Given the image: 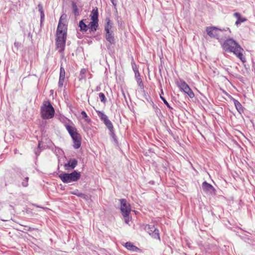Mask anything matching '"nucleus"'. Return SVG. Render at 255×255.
Listing matches in <instances>:
<instances>
[{
	"label": "nucleus",
	"instance_id": "nucleus-38",
	"mask_svg": "<svg viewBox=\"0 0 255 255\" xmlns=\"http://www.w3.org/2000/svg\"><path fill=\"white\" fill-rule=\"evenodd\" d=\"M14 47L16 48V50H18V48L21 46V43L15 41L14 43Z\"/></svg>",
	"mask_w": 255,
	"mask_h": 255
},
{
	"label": "nucleus",
	"instance_id": "nucleus-41",
	"mask_svg": "<svg viewBox=\"0 0 255 255\" xmlns=\"http://www.w3.org/2000/svg\"><path fill=\"white\" fill-rule=\"evenodd\" d=\"M111 2H112L113 5L116 7L117 4V0H110Z\"/></svg>",
	"mask_w": 255,
	"mask_h": 255
},
{
	"label": "nucleus",
	"instance_id": "nucleus-32",
	"mask_svg": "<svg viewBox=\"0 0 255 255\" xmlns=\"http://www.w3.org/2000/svg\"><path fill=\"white\" fill-rule=\"evenodd\" d=\"M99 98L101 101V102L103 103H105L107 101V99L105 96V94L103 93H100L99 94Z\"/></svg>",
	"mask_w": 255,
	"mask_h": 255
},
{
	"label": "nucleus",
	"instance_id": "nucleus-10",
	"mask_svg": "<svg viewBox=\"0 0 255 255\" xmlns=\"http://www.w3.org/2000/svg\"><path fill=\"white\" fill-rule=\"evenodd\" d=\"M180 87V89H182L184 92L187 94L190 98H193L194 97L195 95L193 92L190 89L189 85L184 81L181 82Z\"/></svg>",
	"mask_w": 255,
	"mask_h": 255
},
{
	"label": "nucleus",
	"instance_id": "nucleus-14",
	"mask_svg": "<svg viewBox=\"0 0 255 255\" xmlns=\"http://www.w3.org/2000/svg\"><path fill=\"white\" fill-rule=\"evenodd\" d=\"M89 31L90 33L95 32L98 28V20H92L88 25Z\"/></svg>",
	"mask_w": 255,
	"mask_h": 255
},
{
	"label": "nucleus",
	"instance_id": "nucleus-6",
	"mask_svg": "<svg viewBox=\"0 0 255 255\" xmlns=\"http://www.w3.org/2000/svg\"><path fill=\"white\" fill-rule=\"evenodd\" d=\"M64 35H65V34ZM66 37H65V35L61 36H56V48L58 49V51L60 53H63L64 51L66 45Z\"/></svg>",
	"mask_w": 255,
	"mask_h": 255
},
{
	"label": "nucleus",
	"instance_id": "nucleus-19",
	"mask_svg": "<svg viewBox=\"0 0 255 255\" xmlns=\"http://www.w3.org/2000/svg\"><path fill=\"white\" fill-rule=\"evenodd\" d=\"M125 247L128 250L134 251V252H138L140 250V249L134 246L130 242H127L125 244Z\"/></svg>",
	"mask_w": 255,
	"mask_h": 255
},
{
	"label": "nucleus",
	"instance_id": "nucleus-16",
	"mask_svg": "<svg viewBox=\"0 0 255 255\" xmlns=\"http://www.w3.org/2000/svg\"><path fill=\"white\" fill-rule=\"evenodd\" d=\"M90 17L92 20H99V12L97 7H95L93 9L90 14Z\"/></svg>",
	"mask_w": 255,
	"mask_h": 255
},
{
	"label": "nucleus",
	"instance_id": "nucleus-33",
	"mask_svg": "<svg viewBox=\"0 0 255 255\" xmlns=\"http://www.w3.org/2000/svg\"><path fill=\"white\" fill-rule=\"evenodd\" d=\"M72 6H73V11L74 14L77 16L79 15V10L77 7V5H76V4L75 3H73Z\"/></svg>",
	"mask_w": 255,
	"mask_h": 255
},
{
	"label": "nucleus",
	"instance_id": "nucleus-42",
	"mask_svg": "<svg viewBox=\"0 0 255 255\" xmlns=\"http://www.w3.org/2000/svg\"><path fill=\"white\" fill-rule=\"evenodd\" d=\"M234 16H236L237 19L238 18V17H241V14L239 12H235L234 14Z\"/></svg>",
	"mask_w": 255,
	"mask_h": 255
},
{
	"label": "nucleus",
	"instance_id": "nucleus-49",
	"mask_svg": "<svg viewBox=\"0 0 255 255\" xmlns=\"http://www.w3.org/2000/svg\"><path fill=\"white\" fill-rule=\"evenodd\" d=\"M158 111H160V110L157 108L156 112H158Z\"/></svg>",
	"mask_w": 255,
	"mask_h": 255
},
{
	"label": "nucleus",
	"instance_id": "nucleus-34",
	"mask_svg": "<svg viewBox=\"0 0 255 255\" xmlns=\"http://www.w3.org/2000/svg\"><path fill=\"white\" fill-rule=\"evenodd\" d=\"M28 180H29L28 177L26 176V177H25L24 178L23 181L21 183V185H22V186L23 187H26L28 186Z\"/></svg>",
	"mask_w": 255,
	"mask_h": 255
},
{
	"label": "nucleus",
	"instance_id": "nucleus-27",
	"mask_svg": "<svg viewBox=\"0 0 255 255\" xmlns=\"http://www.w3.org/2000/svg\"><path fill=\"white\" fill-rule=\"evenodd\" d=\"M247 20V18L241 16V17H238V19L235 22L236 25H238L242 22H245Z\"/></svg>",
	"mask_w": 255,
	"mask_h": 255
},
{
	"label": "nucleus",
	"instance_id": "nucleus-25",
	"mask_svg": "<svg viewBox=\"0 0 255 255\" xmlns=\"http://www.w3.org/2000/svg\"><path fill=\"white\" fill-rule=\"evenodd\" d=\"M71 194H72L73 195H76L78 197L82 198L83 199H86V197H87V195H86L85 194H83L82 193L79 192V191H78V190L77 189H76L74 191L71 192Z\"/></svg>",
	"mask_w": 255,
	"mask_h": 255
},
{
	"label": "nucleus",
	"instance_id": "nucleus-5",
	"mask_svg": "<svg viewBox=\"0 0 255 255\" xmlns=\"http://www.w3.org/2000/svg\"><path fill=\"white\" fill-rule=\"evenodd\" d=\"M226 31L225 29H221L215 26L207 27L206 28V32L207 34L211 38L219 39L220 37V32Z\"/></svg>",
	"mask_w": 255,
	"mask_h": 255
},
{
	"label": "nucleus",
	"instance_id": "nucleus-50",
	"mask_svg": "<svg viewBox=\"0 0 255 255\" xmlns=\"http://www.w3.org/2000/svg\"><path fill=\"white\" fill-rule=\"evenodd\" d=\"M118 24H119V22H120L119 20H118Z\"/></svg>",
	"mask_w": 255,
	"mask_h": 255
},
{
	"label": "nucleus",
	"instance_id": "nucleus-15",
	"mask_svg": "<svg viewBox=\"0 0 255 255\" xmlns=\"http://www.w3.org/2000/svg\"><path fill=\"white\" fill-rule=\"evenodd\" d=\"M105 21L106 22L105 25V32L113 31L112 30V28L113 25V22L110 20V19L109 17L106 18Z\"/></svg>",
	"mask_w": 255,
	"mask_h": 255
},
{
	"label": "nucleus",
	"instance_id": "nucleus-48",
	"mask_svg": "<svg viewBox=\"0 0 255 255\" xmlns=\"http://www.w3.org/2000/svg\"><path fill=\"white\" fill-rule=\"evenodd\" d=\"M69 122H70L72 125H73V123L71 121L69 120Z\"/></svg>",
	"mask_w": 255,
	"mask_h": 255
},
{
	"label": "nucleus",
	"instance_id": "nucleus-36",
	"mask_svg": "<svg viewBox=\"0 0 255 255\" xmlns=\"http://www.w3.org/2000/svg\"><path fill=\"white\" fill-rule=\"evenodd\" d=\"M64 79H65V78L59 77V82H58V86L59 87H62L63 86Z\"/></svg>",
	"mask_w": 255,
	"mask_h": 255
},
{
	"label": "nucleus",
	"instance_id": "nucleus-1",
	"mask_svg": "<svg viewBox=\"0 0 255 255\" xmlns=\"http://www.w3.org/2000/svg\"><path fill=\"white\" fill-rule=\"evenodd\" d=\"M222 47L225 51L233 52L242 62H246V58L242 53L244 49L233 38H228L225 40L222 44Z\"/></svg>",
	"mask_w": 255,
	"mask_h": 255
},
{
	"label": "nucleus",
	"instance_id": "nucleus-11",
	"mask_svg": "<svg viewBox=\"0 0 255 255\" xmlns=\"http://www.w3.org/2000/svg\"><path fill=\"white\" fill-rule=\"evenodd\" d=\"M73 141V147L75 149L79 148L81 145V137L79 133L75 134V135L71 136Z\"/></svg>",
	"mask_w": 255,
	"mask_h": 255
},
{
	"label": "nucleus",
	"instance_id": "nucleus-51",
	"mask_svg": "<svg viewBox=\"0 0 255 255\" xmlns=\"http://www.w3.org/2000/svg\"><path fill=\"white\" fill-rule=\"evenodd\" d=\"M159 84H160V85L161 86V83H160V82L159 81Z\"/></svg>",
	"mask_w": 255,
	"mask_h": 255
},
{
	"label": "nucleus",
	"instance_id": "nucleus-3",
	"mask_svg": "<svg viewBox=\"0 0 255 255\" xmlns=\"http://www.w3.org/2000/svg\"><path fill=\"white\" fill-rule=\"evenodd\" d=\"M59 172H61V173L58 175V177L62 181L65 183L76 182L78 181L81 177L80 172L76 170H74L70 173L63 172L61 171H59Z\"/></svg>",
	"mask_w": 255,
	"mask_h": 255
},
{
	"label": "nucleus",
	"instance_id": "nucleus-9",
	"mask_svg": "<svg viewBox=\"0 0 255 255\" xmlns=\"http://www.w3.org/2000/svg\"><path fill=\"white\" fill-rule=\"evenodd\" d=\"M78 161L76 159L70 158L67 163L64 164V169L67 171L72 170L76 167Z\"/></svg>",
	"mask_w": 255,
	"mask_h": 255
},
{
	"label": "nucleus",
	"instance_id": "nucleus-46",
	"mask_svg": "<svg viewBox=\"0 0 255 255\" xmlns=\"http://www.w3.org/2000/svg\"><path fill=\"white\" fill-rule=\"evenodd\" d=\"M66 17V15H64V14H63L60 17V18L59 19V20H61V21H62V19L64 18H65Z\"/></svg>",
	"mask_w": 255,
	"mask_h": 255
},
{
	"label": "nucleus",
	"instance_id": "nucleus-20",
	"mask_svg": "<svg viewBox=\"0 0 255 255\" xmlns=\"http://www.w3.org/2000/svg\"><path fill=\"white\" fill-rule=\"evenodd\" d=\"M38 11L40 13V25H42L43 22L44 20V13L43 9V6L41 4L39 3L38 5Z\"/></svg>",
	"mask_w": 255,
	"mask_h": 255
},
{
	"label": "nucleus",
	"instance_id": "nucleus-40",
	"mask_svg": "<svg viewBox=\"0 0 255 255\" xmlns=\"http://www.w3.org/2000/svg\"><path fill=\"white\" fill-rule=\"evenodd\" d=\"M42 141H39L38 145V148L39 149H40L42 148H43V146H42Z\"/></svg>",
	"mask_w": 255,
	"mask_h": 255
},
{
	"label": "nucleus",
	"instance_id": "nucleus-18",
	"mask_svg": "<svg viewBox=\"0 0 255 255\" xmlns=\"http://www.w3.org/2000/svg\"><path fill=\"white\" fill-rule=\"evenodd\" d=\"M84 20L82 19L79 21V27L80 28V31L83 32H86L89 29V26L85 22Z\"/></svg>",
	"mask_w": 255,
	"mask_h": 255
},
{
	"label": "nucleus",
	"instance_id": "nucleus-7",
	"mask_svg": "<svg viewBox=\"0 0 255 255\" xmlns=\"http://www.w3.org/2000/svg\"><path fill=\"white\" fill-rule=\"evenodd\" d=\"M67 26L59 20L56 30V36H64L65 34V37H67Z\"/></svg>",
	"mask_w": 255,
	"mask_h": 255
},
{
	"label": "nucleus",
	"instance_id": "nucleus-39",
	"mask_svg": "<svg viewBox=\"0 0 255 255\" xmlns=\"http://www.w3.org/2000/svg\"><path fill=\"white\" fill-rule=\"evenodd\" d=\"M86 72V70L84 69H82L80 71V76H81V78H84V75Z\"/></svg>",
	"mask_w": 255,
	"mask_h": 255
},
{
	"label": "nucleus",
	"instance_id": "nucleus-23",
	"mask_svg": "<svg viewBox=\"0 0 255 255\" xmlns=\"http://www.w3.org/2000/svg\"><path fill=\"white\" fill-rule=\"evenodd\" d=\"M138 76L137 75H135V78L136 80L137 83L138 85V86L140 87V88L142 89L144 88L143 84L142 82V81L140 78V73H138Z\"/></svg>",
	"mask_w": 255,
	"mask_h": 255
},
{
	"label": "nucleus",
	"instance_id": "nucleus-12",
	"mask_svg": "<svg viewBox=\"0 0 255 255\" xmlns=\"http://www.w3.org/2000/svg\"><path fill=\"white\" fill-rule=\"evenodd\" d=\"M105 38L111 45L115 44L116 43L113 31L106 32Z\"/></svg>",
	"mask_w": 255,
	"mask_h": 255
},
{
	"label": "nucleus",
	"instance_id": "nucleus-2",
	"mask_svg": "<svg viewBox=\"0 0 255 255\" xmlns=\"http://www.w3.org/2000/svg\"><path fill=\"white\" fill-rule=\"evenodd\" d=\"M41 117L43 119H50L52 118L55 114V110L49 101L43 102L41 107Z\"/></svg>",
	"mask_w": 255,
	"mask_h": 255
},
{
	"label": "nucleus",
	"instance_id": "nucleus-17",
	"mask_svg": "<svg viewBox=\"0 0 255 255\" xmlns=\"http://www.w3.org/2000/svg\"><path fill=\"white\" fill-rule=\"evenodd\" d=\"M232 99H233L234 104L236 107V109L240 114H241L244 111V108L243 106L237 100H236L233 97H232Z\"/></svg>",
	"mask_w": 255,
	"mask_h": 255
},
{
	"label": "nucleus",
	"instance_id": "nucleus-4",
	"mask_svg": "<svg viewBox=\"0 0 255 255\" xmlns=\"http://www.w3.org/2000/svg\"><path fill=\"white\" fill-rule=\"evenodd\" d=\"M120 201L121 203L120 209L122 215L124 218L128 217L131 211L130 204L127 202V201L125 199H120Z\"/></svg>",
	"mask_w": 255,
	"mask_h": 255
},
{
	"label": "nucleus",
	"instance_id": "nucleus-21",
	"mask_svg": "<svg viewBox=\"0 0 255 255\" xmlns=\"http://www.w3.org/2000/svg\"><path fill=\"white\" fill-rule=\"evenodd\" d=\"M98 117L101 121L105 123L109 119L108 117L103 112L98 111H97Z\"/></svg>",
	"mask_w": 255,
	"mask_h": 255
},
{
	"label": "nucleus",
	"instance_id": "nucleus-22",
	"mask_svg": "<svg viewBox=\"0 0 255 255\" xmlns=\"http://www.w3.org/2000/svg\"><path fill=\"white\" fill-rule=\"evenodd\" d=\"M151 228L152 230H153V231L151 233L150 235L151 236V237L154 239H156L160 240V239L159 236V230L155 227H152Z\"/></svg>",
	"mask_w": 255,
	"mask_h": 255
},
{
	"label": "nucleus",
	"instance_id": "nucleus-28",
	"mask_svg": "<svg viewBox=\"0 0 255 255\" xmlns=\"http://www.w3.org/2000/svg\"><path fill=\"white\" fill-rule=\"evenodd\" d=\"M131 66L132 68V70L134 72L135 75H137L138 76V73H139L138 70V68H137L136 65L135 64L134 61H132L131 62Z\"/></svg>",
	"mask_w": 255,
	"mask_h": 255
},
{
	"label": "nucleus",
	"instance_id": "nucleus-35",
	"mask_svg": "<svg viewBox=\"0 0 255 255\" xmlns=\"http://www.w3.org/2000/svg\"><path fill=\"white\" fill-rule=\"evenodd\" d=\"M16 172L19 176H22L23 177H24L26 174V173L24 171L19 168H17L16 169Z\"/></svg>",
	"mask_w": 255,
	"mask_h": 255
},
{
	"label": "nucleus",
	"instance_id": "nucleus-31",
	"mask_svg": "<svg viewBox=\"0 0 255 255\" xmlns=\"http://www.w3.org/2000/svg\"><path fill=\"white\" fill-rule=\"evenodd\" d=\"M65 71L64 68L62 67V64H61V67L60 69V78H65Z\"/></svg>",
	"mask_w": 255,
	"mask_h": 255
},
{
	"label": "nucleus",
	"instance_id": "nucleus-29",
	"mask_svg": "<svg viewBox=\"0 0 255 255\" xmlns=\"http://www.w3.org/2000/svg\"><path fill=\"white\" fill-rule=\"evenodd\" d=\"M81 115L83 119L85 120V121L89 123L91 122L90 119L88 118L86 113L85 111H82Z\"/></svg>",
	"mask_w": 255,
	"mask_h": 255
},
{
	"label": "nucleus",
	"instance_id": "nucleus-24",
	"mask_svg": "<svg viewBox=\"0 0 255 255\" xmlns=\"http://www.w3.org/2000/svg\"><path fill=\"white\" fill-rule=\"evenodd\" d=\"M163 94V90L161 89V93L160 94V98L162 100V101L163 102L164 104L169 109L171 110H172L173 108L170 106L169 103L167 102V100H166L163 96H162V95Z\"/></svg>",
	"mask_w": 255,
	"mask_h": 255
},
{
	"label": "nucleus",
	"instance_id": "nucleus-47",
	"mask_svg": "<svg viewBox=\"0 0 255 255\" xmlns=\"http://www.w3.org/2000/svg\"><path fill=\"white\" fill-rule=\"evenodd\" d=\"M227 30H228L230 33L231 32V30H230L229 28L227 27Z\"/></svg>",
	"mask_w": 255,
	"mask_h": 255
},
{
	"label": "nucleus",
	"instance_id": "nucleus-8",
	"mask_svg": "<svg viewBox=\"0 0 255 255\" xmlns=\"http://www.w3.org/2000/svg\"><path fill=\"white\" fill-rule=\"evenodd\" d=\"M202 188L203 191L207 194L211 195H215L216 194V190L215 188L206 181H204L202 183Z\"/></svg>",
	"mask_w": 255,
	"mask_h": 255
},
{
	"label": "nucleus",
	"instance_id": "nucleus-43",
	"mask_svg": "<svg viewBox=\"0 0 255 255\" xmlns=\"http://www.w3.org/2000/svg\"><path fill=\"white\" fill-rule=\"evenodd\" d=\"M234 16H236L237 19L238 18V17H241V14L239 12H235L234 14Z\"/></svg>",
	"mask_w": 255,
	"mask_h": 255
},
{
	"label": "nucleus",
	"instance_id": "nucleus-44",
	"mask_svg": "<svg viewBox=\"0 0 255 255\" xmlns=\"http://www.w3.org/2000/svg\"><path fill=\"white\" fill-rule=\"evenodd\" d=\"M125 221L126 224H128V222L129 221V216H128V217L127 218H125Z\"/></svg>",
	"mask_w": 255,
	"mask_h": 255
},
{
	"label": "nucleus",
	"instance_id": "nucleus-13",
	"mask_svg": "<svg viewBox=\"0 0 255 255\" xmlns=\"http://www.w3.org/2000/svg\"><path fill=\"white\" fill-rule=\"evenodd\" d=\"M65 127L71 136L75 135V134L79 133L77 132V130L75 127H73L70 125H68V124H65Z\"/></svg>",
	"mask_w": 255,
	"mask_h": 255
},
{
	"label": "nucleus",
	"instance_id": "nucleus-45",
	"mask_svg": "<svg viewBox=\"0 0 255 255\" xmlns=\"http://www.w3.org/2000/svg\"><path fill=\"white\" fill-rule=\"evenodd\" d=\"M35 154L37 156V155H39L40 151H39V149H37L36 150H35Z\"/></svg>",
	"mask_w": 255,
	"mask_h": 255
},
{
	"label": "nucleus",
	"instance_id": "nucleus-30",
	"mask_svg": "<svg viewBox=\"0 0 255 255\" xmlns=\"http://www.w3.org/2000/svg\"><path fill=\"white\" fill-rule=\"evenodd\" d=\"M152 227H155L154 225H146L145 227V231L150 235L153 232V230L152 229Z\"/></svg>",
	"mask_w": 255,
	"mask_h": 255
},
{
	"label": "nucleus",
	"instance_id": "nucleus-26",
	"mask_svg": "<svg viewBox=\"0 0 255 255\" xmlns=\"http://www.w3.org/2000/svg\"><path fill=\"white\" fill-rule=\"evenodd\" d=\"M104 124L110 131L113 130L114 129L113 124L109 119Z\"/></svg>",
	"mask_w": 255,
	"mask_h": 255
},
{
	"label": "nucleus",
	"instance_id": "nucleus-37",
	"mask_svg": "<svg viewBox=\"0 0 255 255\" xmlns=\"http://www.w3.org/2000/svg\"><path fill=\"white\" fill-rule=\"evenodd\" d=\"M110 131V135L111 136H112L113 137V138L114 139V140L115 141L116 140V134L115 133V132H114V129H113V130L112 131Z\"/></svg>",
	"mask_w": 255,
	"mask_h": 255
}]
</instances>
